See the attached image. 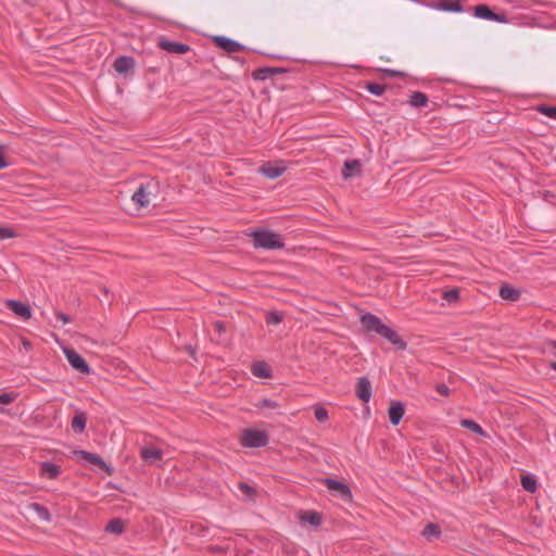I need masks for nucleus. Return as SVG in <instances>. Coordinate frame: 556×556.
Wrapping results in <instances>:
<instances>
[{
    "label": "nucleus",
    "mask_w": 556,
    "mask_h": 556,
    "mask_svg": "<svg viewBox=\"0 0 556 556\" xmlns=\"http://www.w3.org/2000/svg\"><path fill=\"white\" fill-rule=\"evenodd\" d=\"M460 425H462L464 428H466V429H468V430H470V431H472V432H475V433H477V434H480V435H483V434H484V431H483V429L481 428V426H480V425H478L475 420H471V419H463V420L460 421Z\"/></svg>",
    "instance_id": "c756f323"
},
{
    "label": "nucleus",
    "mask_w": 556,
    "mask_h": 556,
    "mask_svg": "<svg viewBox=\"0 0 556 556\" xmlns=\"http://www.w3.org/2000/svg\"><path fill=\"white\" fill-rule=\"evenodd\" d=\"M238 488H239V490H240L243 494H245V495H247V496H249V497H252V496H254V495H255V489H254V488H252L251 485H249V484H248V483H245V482H240V483L238 484Z\"/></svg>",
    "instance_id": "c9c22d12"
},
{
    "label": "nucleus",
    "mask_w": 556,
    "mask_h": 556,
    "mask_svg": "<svg viewBox=\"0 0 556 556\" xmlns=\"http://www.w3.org/2000/svg\"><path fill=\"white\" fill-rule=\"evenodd\" d=\"M5 306L23 320H28L31 317L30 306L21 301L7 300Z\"/></svg>",
    "instance_id": "6e6552de"
},
{
    "label": "nucleus",
    "mask_w": 556,
    "mask_h": 556,
    "mask_svg": "<svg viewBox=\"0 0 556 556\" xmlns=\"http://www.w3.org/2000/svg\"><path fill=\"white\" fill-rule=\"evenodd\" d=\"M135 59L132 56L121 55L115 59L113 63V68L118 74H127L129 71L135 67Z\"/></svg>",
    "instance_id": "ddd939ff"
},
{
    "label": "nucleus",
    "mask_w": 556,
    "mask_h": 556,
    "mask_svg": "<svg viewBox=\"0 0 556 556\" xmlns=\"http://www.w3.org/2000/svg\"><path fill=\"white\" fill-rule=\"evenodd\" d=\"M475 16L498 23H508L506 14L495 13L488 4H478L473 8Z\"/></svg>",
    "instance_id": "0eeeda50"
},
{
    "label": "nucleus",
    "mask_w": 556,
    "mask_h": 556,
    "mask_svg": "<svg viewBox=\"0 0 556 556\" xmlns=\"http://www.w3.org/2000/svg\"><path fill=\"white\" fill-rule=\"evenodd\" d=\"M64 354L67 358V362L74 369L78 370L81 374H90V366L85 361V358L74 349H65Z\"/></svg>",
    "instance_id": "423d86ee"
},
{
    "label": "nucleus",
    "mask_w": 556,
    "mask_h": 556,
    "mask_svg": "<svg viewBox=\"0 0 556 556\" xmlns=\"http://www.w3.org/2000/svg\"><path fill=\"white\" fill-rule=\"evenodd\" d=\"M314 415L319 422H326L329 419L328 410L321 406L315 407Z\"/></svg>",
    "instance_id": "f704fd0d"
},
{
    "label": "nucleus",
    "mask_w": 556,
    "mask_h": 556,
    "mask_svg": "<svg viewBox=\"0 0 556 556\" xmlns=\"http://www.w3.org/2000/svg\"><path fill=\"white\" fill-rule=\"evenodd\" d=\"M78 454L81 459L87 460L88 463L96 465L99 468L104 469L106 472L111 473V469L108 467L103 458L100 457L99 455L87 451H79Z\"/></svg>",
    "instance_id": "2eb2a0df"
},
{
    "label": "nucleus",
    "mask_w": 556,
    "mask_h": 556,
    "mask_svg": "<svg viewBox=\"0 0 556 556\" xmlns=\"http://www.w3.org/2000/svg\"><path fill=\"white\" fill-rule=\"evenodd\" d=\"M269 442V435L264 430L247 428L241 431L240 444L243 447L258 448L264 447Z\"/></svg>",
    "instance_id": "7ed1b4c3"
},
{
    "label": "nucleus",
    "mask_w": 556,
    "mask_h": 556,
    "mask_svg": "<svg viewBox=\"0 0 556 556\" xmlns=\"http://www.w3.org/2000/svg\"><path fill=\"white\" fill-rule=\"evenodd\" d=\"M442 298L450 304L456 303L459 299V290L456 288L445 290L442 293Z\"/></svg>",
    "instance_id": "2f4dec72"
},
{
    "label": "nucleus",
    "mask_w": 556,
    "mask_h": 556,
    "mask_svg": "<svg viewBox=\"0 0 556 556\" xmlns=\"http://www.w3.org/2000/svg\"><path fill=\"white\" fill-rule=\"evenodd\" d=\"M324 484L330 492L339 496L341 500L345 502H350L352 500V492L348 484L331 478H326L324 480Z\"/></svg>",
    "instance_id": "39448f33"
},
{
    "label": "nucleus",
    "mask_w": 556,
    "mask_h": 556,
    "mask_svg": "<svg viewBox=\"0 0 556 556\" xmlns=\"http://www.w3.org/2000/svg\"><path fill=\"white\" fill-rule=\"evenodd\" d=\"M361 163L357 160L346 161L344 163V168L342 170V175L344 178L351 177L355 172L359 170Z\"/></svg>",
    "instance_id": "bb28decb"
},
{
    "label": "nucleus",
    "mask_w": 556,
    "mask_h": 556,
    "mask_svg": "<svg viewBox=\"0 0 556 556\" xmlns=\"http://www.w3.org/2000/svg\"><path fill=\"white\" fill-rule=\"evenodd\" d=\"M547 349L552 354L556 355V341H549L547 343Z\"/></svg>",
    "instance_id": "c03bdc74"
},
{
    "label": "nucleus",
    "mask_w": 556,
    "mask_h": 556,
    "mask_svg": "<svg viewBox=\"0 0 556 556\" xmlns=\"http://www.w3.org/2000/svg\"><path fill=\"white\" fill-rule=\"evenodd\" d=\"M102 292H103L105 295H108V294H109V289H108L106 287H103V288H102Z\"/></svg>",
    "instance_id": "49530a36"
},
{
    "label": "nucleus",
    "mask_w": 556,
    "mask_h": 556,
    "mask_svg": "<svg viewBox=\"0 0 556 556\" xmlns=\"http://www.w3.org/2000/svg\"><path fill=\"white\" fill-rule=\"evenodd\" d=\"M250 237L253 239L255 249L281 250L285 248L281 236L267 229H255L250 233Z\"/></svg>",
    "instance_id": "f03ea898"
},
{
    "label": "nucleus",
    "mask_w": 556,
    "mask_h": 556,
    "mask_svg": "<svg viewBox=\"0 0 556 556\" xmlns=\"http://www.w3.org/2000/svg\"><path fill=\"white\" fill-rule=\"evenodd\" d=\"M157 189V182H155L154 180L141 182L131 195V200L138 208L147 207L151 202V198L156 197Z\"/></svg>",
    "instance_id": "20e7f679"
},
{
    "label": "nucleus",
    "mask_w": 556,
    "mask_h": 556,
    "mask_svg": "<svg viewBox=\"0 0 556 556\" xmlns=\"http://www.w3.org/2000/svg\"><path fill=\"white\" fill-rule=\"evenodd\" d=\"M520 290L509 286V285H502L500 287V296L503 300H507L510 302H515L520 298Z\"/></svg>",
    "instance_id": "4be33fe9"
},
{
    "label": "nucleus",
    "mask_w": 556,
    "mask_h": 556,
    "mask_svg": "<svg viewBox=\"0 0 556 556\" xmlns=\"http://www.w3.org/2000/svg\"><path fill=\"white\" fill-rule=\"evenodd\" d=\"M140 456L143 460L152 464L162 460L163 452L153 446H144L140 450Z\"/></svg>",
    "instance_id": "4468645a"
},
{
    "label": "nucleus",
    "mask_w": 556,
    "mask_h": 556,
    "mask_svg": "<svg viewBox=\"0 0 556 556\" xmlns=\"http://www.w3.org/2000/svg\"><path fill=\"white\" fill-rule=\"evenodd\" d=\"M9 166V162L7 161L3 152L0 151V169L7 168Z\"/></svg>",
    "instance_id": "79ce46f5"
},
{
    "label": "nucleus",
    "mask_w": 556,
    "mask_h": 556,
    "mask_svg": "<svg viewBox=\"0 0 556 556\" xmlns=\"http://www.w3.org/2000/svg\"><path fill=\"white\" fill-rule=\"evenodd\" d=\"M428 97L424 92L414 91L410 96L409 104L414 108H422L428 104Z\"/></svg>",
    "instance_id": "5701e85b"
},
{
    "label": "nucleus",
    "mask_w": 556,
    "mask_h": 556,
    "mask_svg": "<svg viewBox=\"0 0 556 556\" xmlns=\"http://www.w3.org/2000/svg\"><path fill=\"white\" fill-rule=\"evenodd\" d=\"M105 530L114 534H121L125 530V523L122 519L118 518L111 519L108 522Z\"/></svg>",
    "instance_id": "a878e982"
},
{
    "label": "nucleus",
    "mask_w": 556,
    "mask_h": 556,
    "mask_svg": "<svg viewBox=\"0 0 556 556\" xmlns=\"http://www.w3.org/2000/svg\"><path fill=\"white\" fill-rule=\"evenodd\" d=\"M404 414H405V407L402 402H400V401L391 402V405L388 410V415H389L390 422L393 426H397L401 422Z\"/></svg>",
    "instance_id": "f8f14e48"
},
{
    "label": "nucleus",
    "mask_w": 556,
    "mask_h": 556,
    "mask_svg": "<svg viewBox=\"0 0 556 556\" xmlns=\"http://www.w3.org/2000/svg\"><path fill=\"white\" fill-rule=\"evenodd\" d=\"M282 72H285V70L280 67H261L255 70L252 76L256 80H265Z\"/></svg>",
    "instance_id": "412c9836"
},
{
    "label": "nucleus",
    "mask_w": 556,
    "mask_h": 556,
    "mask_svg": "<svg viewBox=\"0 0 556 556\" xmlns=\"http://www.w3.org/2000/svg\"><path fill=\"white\" fill-rule=\"evenodd\" d=\"M355 394L361 401L369 402L371 399V383L367 377L358 378Z\"/></svg>",
    "instance_id": "9d476101"
},
{
    "label": "nucleus",
    "mask_w": 556,
    "mask_h": 556,
    "mask_svg": "<svg viewBox=\"0 0 556 556\" xmlns=\"http://www.w3.org/2000/svg\"><path fill=\"white\" fill-rule=\"evenodd\" d=\"M302 520L312 526L318 527L321 523V515L319 513L313 511V510L306 511L302 516Z\"/></svg>",
    "instance_id": "c85d7f7f"
},
{
    "label": "nucleus",
    "mask_w": 556,
    "mask_h": 556,
    "mask_svg": "<svg viewBox=\"0 0 556 556\" xmlns=\"http://www.w3.org/2000/svg\"><path fill=\"white\" fill-rule=\"evenodd\" d=\"M520 482H521L522 488L526 491H528L530 493H534L536 491L538 483H536V480L532 476H529V475L522 476Z\"/></svg>",
    "instance_id": "cd10ccee"
},
{
    "label": "nucleus",
    "mask_w": 556,
    "mask_h": 556,
    "mask_svg": "<svg viewBox=\"0 0 556 556\" xmlns=\"http://www.w3.org/2000/svg\"><path fill=\"white\" fill-rule=\"evenodd\" d=\"M260 172L267 178L275 179L280 177L285 173V167L274 165L270 162L264 163Z\"/></svg>",
    "instance_id": "f3484780"
},
{
    "label": "nucleus",
    "mask_w": 556,
    "mask_h": 556,
    "mask_svg": "<svg viewBox=\"0 0 556 556\" xmlns=\"http://www.w3.org/2000/svg\"><path fill=\"white\" fill-rule=\"evenodd\" d=\"M213 41L218 48L228 53L239 52L244 49L243 45L225 36H215Z\"/></svg>",
    "instance_id": "1a4fd4ad"
},
{
    "label": "nucleus",
    "mask_w": 556,
    "mask_h": 556,
    "mask_svg": "<svg viewBox=\"0 0 556 556\" xmlns=\"http://www.w3.org/2000/svg\"><path fill=\"white\" fill-rule=\"evenodd\" d=\"M388 73H390L391 75H396L394 71H388Z\"/></svg>",
    "instance_id": "09e8293b"
},
{
    "label": "nucleus",
    "mask_w": 556,
    "mask_h": 556,
    "mask_svg": "<svg viewBox=\"0 0 556 556\" xmlns=\"http://www.w3.org/2000/svg\"><path fill=\"white\" fill-rule=\"evenodd\" d=\"M441 533L442 532L439 525L433 522L428 523L422 530V535L428 540L439 539L441 536Z\"/></svg>",
    "instance_id": "b1692460"
},
{
    "label": "nucleus",
    "mask_w": 556,
    "mask_h": 556,
    "mask_svg": "<svg viewBox=\"0 0 556 556\" xmlns=\"http://www.w3.org/2000/svg\"><path fill=\"white\" fill-rule=\"evenodd\" d=\"M282 321L281 313L277 311L268 312L266 315V323L268 325H278Z\"/></svg>",
    "instance_id": "473e14b6"
},
{
    "label": "nucleus",
    "mask_w": 556,
    "mask_h": 556,
    "mask_svg": "<svg viewBox=\"0 0 556 556\" xmlns=\"http://www.w3.org/2000/svg\"><path fill=\"white\" fill-rule=\"evenodd\" d=\"M214 327L215 329L218 331V332H224L225 331V325L223 321L218 320V321H215L214 323Z\"/></svg>",
    "instance_id": "37998d69"
},
{
    "label": "nucleus",
    "mask_w": 556,
    "mask_h": 556,
    "mask_svg": "<svg viewBox=\"0 0 556 556\" xmlns=\"http://www.w3.org/2000/svg\"><path fill=\"white\" fill-rule=\"evenodd\" d=\"M161 49L168 53L185 54L190 51V47L182 42H176L167 39H162L159 42Z\"/></svg>",
    "instance_id": "9b49d317"
},
{
    "label": "nucleus",
    "mask_w": 556,
    "mask_h": 556,
    "mask_svg": "<svg viewBox=\"0 0 556 556\" xmlns=\"http://www.w3.org/2000/svg\"><path fill=\"white\" fill-rule=\"evenodd\" d=\"M435 9L445 12H463V4L459 0H441L435 4Z\"/></svg>",
    "instance_id": "a211bd4d"
},
{
    "label": "nucleus",
    "mask_w": 556,
    "mask_h": 556,
    "mask_svg": "<svg viewBox=\"0 0 556 556\" xmlns=\"http://www.w3.org/2000/svg\"><path fill=\"white\" fill-rule=\"evenodd\" d=\"M30 509L34 510L38 517L43 521H50L51 520V514L47 507L39 503H31L29 505Z\"/></svg>",
    "instance_id": "393cba45"
},
{
    "label": "nucleus",
    "mask_w": 556,
    "mask_h": 556,
    "mask_svg": "<svg viewBox=\"0 0 556 556\" xmlns=\"http://www.w3.org/2000/svg\"><path fill=\"white\" fill-rule=\"evenodd\" d=\"M366 89L371 93V94H375V96H382L387 89V86L386 85H382V84H378V83H368L366 85Z\"/></svg>",
    "instance_id": "7c9ffc66"
},
{
    "label": "nucleus",
    "mask_w": 556,
    "mask_h": 556,
    "mask_svg": "<svg viewBox=\"0 0 556 556\" xmlns=\"http://www.w3.org/2000/svg\"><path fill=\"white\" fill-rule=\"evenodd\" d=\"M15 236L16 233L12 228L0 226V240L14 238Z\"/></svg>",
    "instance_id": "e433bc0d"
},
{
    "label": "nucleus",
    "mask_w": 556,
    "mask_h": 556,
    "mask_svg": "<svg viewBox=\"0 0 556 556\" xmlns=\"http://www.w3.org/2000/svg\"><path fill=\"white\" fill-rule=\"evenodd\" d=\"M23 345L26 348V349H30L31 348V344L29 341H27L26 339H23Z\"/></svg>",
    "instance_id": "a18cd8bd"
},
{
    "label": "nucleus",
    "mask_w": 556,
    "mask_h": 556,
    "mask_svg": "<svg viewBox=\"0 0 556 556\" xmlns=\"http://www.w3.org/2000/svg\"><path fill=\"white\" fill-rule=\"evenodd\" d=\"M551 367L556 371V362L552 363Z\"/></svg>",
    "instance_id": "de8ad7c7"
},
{
    "label": "nucleus",
    "mask_w": 556,
    "mask_h": 556,
    "mask_svg": "<svg viewBox=\"0 0 556 556\" xmlns=\"http://www.w3.org/2000/svg\"><path fill=\"white\" fill-rule=\"evenodd\" d=\"M435 390H437V392H438L439 394H441V395H443V396H448V395H450V393H451L450 388H448L446 384H444V383H438V384L435 386Z\"/></svg>",
    "instance_id": "ea45409f"
},
{
    "label": "nucleus",
    "mask_w": 556,
    "mask_h": 556,
    "mask_svg": "<svg viewBox=\"0 0 556 556\" xmlns=\"http://www.w3.org/2000/svg\"><path fill=\"white\" fill-rule=\"evenodd\" d=\"M361 325L365 332L376 333L384 338L397 350L404 351L407 343L397 334L395 330L382 323V320L372 313H365L361 316Z\"/></svg>",
    "instance_id": "f257e3e1"
},
{
    "label": "nucleus",
    "mask_w": 556,
    "mask_h": 556,
    "mask_svg": "<svg viewBox=\"0 0 556 556\" xmlns=\"http://www.w3.org/2000/svg\"><path fill=\"white\" fill-rule=\"evenodd\" d=\"M15 393H1L0 394V404L8 405L12 403L16 399Z\"/></svg>",
    "instance_id": "58836bf2"
},
{
    "label": "nucleus",
    "mask_w": 556,
    "mask_h": 556,
    "mask_svg": "<svg viewBox=\"0 0 556 556\" xmlns=\"http://www.w3.org/2000/svg\"><path fill=\"white\" fill-rule=\"evenodd\" d=\"M538 111L552 119H556V106L543 104L538 106Z\"/></svg>",
    "instance_id": "72a5a7b5"
},
{
    "label": "nucleus",
    "mask_w": 556,
    "mask_h": 556,
    "mask_svg": "<svg viewBox=\"0 0 556 556\" xmlns=\"http://www.w3.org/2000/svg\"><path fill=\"white\" fill-rule=\"evenodd\" d=\"M251 371L255 377L258 378H271V368L270 366L265 362H255L251 366Z\"/></svg>",
    "instance_id": "6ab92c4d"
},
{
    "label": "nucleus",
    "mask_w": 556,
    "mask_h": 556,
    "mask_svg": "<svg viewBox=\"0 0 556 556\" xmlns=\"http://www.w3.org/2000/svg\"><path fill=\"white\" fill-rule=\"evenodd\" d=\"M61 473V467L50 463V462H43L40 465V476L47 479H56Z\"/></svg>",
    "instance_id": "dca6fc26"
},
{
    "label": "nucleus",
    "mask_w": 556,
    "mask_h": 556,
    "mask_svg": "<svg viewBox=\"0 0 556 556\" xmlns=\"http://www.w3.org/2000/svg\"><path fill=\"white\" fill-rule=\"evenodd\" d=\"M55 318L58 320H61L63 324H67L71 321V318L67 314L63 313V312H55Z\"/></svg>",
    "instance_id": "a19ab883"
},
{
    "label": "nucleus",
    "mask_w": 556,
    "mask_h": 556,
    "mask_svg": "<svg viewBox=\"0 0 556 556\" xmlns=\"http://www.w3.org/2000/svg\"><path fill=\"white\" fill-rule=\"evenodd\" d=\"M87 419L88 418H87V415L85 412H81V410L76 412V414L74 415V417L72 418V421H71V427H72L73 431L76 433H83L86 429Z\"/></svg>",
    "instance_id": "aec40b11"
},
{
    "label": "nucleus",
    "mask_w": 556,
    "mask_h": 556,
    "mask_svg": "<svg viewBox=\"0 0 556 556\" xmlns=\"http://www.w3.org/2000/svg\"><path fill=\"white\" fill-rule=\"evenodd\" d=\"M258 408H277L279 405L277 402L269 400V399H263L258 402L256 405Z\"/></svg>",
    "instance_id": "4c0bfd02"
}]
</instances>
